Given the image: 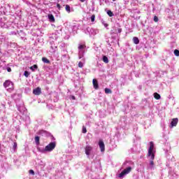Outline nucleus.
I'll list each match as a JSON object with an SVG mask.
<instances>
[{"label": "nucleus", "mask_w": 179, "mask_h": 179, "mask_svg": "<svg viewBox=\"0 0 179 179\" xmlns=\"http://www.w3.org/2000/svg\"><path fill=\"white\" fill-rule=\"evenodd\" d=\"M178 124V118L176 117L172 119V121L171 122V128H173V127H177Z\"/></svg>", "instance_id": "7"}, {"label": "nucleus", "mask_w": 179, "mask_h": 179, "mask_svg": "<svg viewBox=\"0 0 179 179\" xmlns=\"http://www.w3.org/2000/svg\"><path fill=\"white\" fill-rule=\"evenodd\" d=\"M154 22H159V17H157V16L154 17Z\"/></svg>", "instance_id": "26"}, {"label": "nucleus", "mask_w": 179, "mask_h": 179, "mask_svg": "<svg viewBox=\"0 0 179 179\" xmlns=\"http://www.w3.org/2000/svg\"><path fill=\"white\" fill-rule=\"evenodd\" d=\"M0 148H1V144H0Z\"/></svg>", "instance_id": "35"}, {"label": "nucleus", "mask_w": 179, "mask_h": 179, "mask_svg": "<svg viewBox=\"0 0 179 179\" xmlns=\"http://www.w3.org/2000/svg\"><path fill=\"white\" fill-rule=\"evenodd\" d=\"M153 149H155V143L153 141L150 142V148L148 149V157H151V161L150 162V166H155V152H153Z\"/></svg>", "instance_id": "1"}, {"label": "nucleus", "mask_w": 179, "mask_h": 179, "mask_svg": "<svg viewBox=\"0 0 179 179\" xmlns=\"http://www.w3.org/2000/svg\"><path fill=\"white\" fill-rule=\"evenodd\" d=\"M57 7L58 8L59 10H61V5L59 3L57 4Z\"/></svg>", "instance_id": "28"}, {"label": "nucleus", "mask_w": 179, "mask_h": 179, "mask_svg": "<svg viewBox=\"0 0 179 179\" xmlns=\"http://www.w3.org/2000/svg\"><path fill=\"white\" fill-rule=\"evenodd\" d=\"M55 146H57V143L55 142H51L45 147L43 152H52L55 149Z\"/></svg>", "instance_id": "2"}, {"label": "nucleus", "mask_w": 179, "mask_h": 179, "mask_svg": "<svg viewBox=\"0 0 179 179\" xmlns=\"http://www.w3.org/2000/svg\"><path fill=\"white\" fill-rule=\"evenodd\" d=\"M42 61L44 62V64H50V59H47L46 57H43Z\"/></svg>", "instance_id": "11"}, {"label": "nucleus", "mask_w": 179, "mask_h": 179, "mask_svg": "<svg viewBox=\"0 0 179 179\" xmlns=\"http://www.w3.org/2000/svg\"><path fill=\"white\" fill-rule=\"evenodd\" d=\"M66 10L68 13H71V6L69 5H66Z\"/></svg>", "instance_id": "19"}, {"label": "nucleus", "mask_w": 179, "mask_h": 179, "mask_svg": "<svg viewBox=\"0 0 179 179\" xmlns=\"http://www.w3.org/2000/svg\"><path fill=\"white\" fill-rule=\"evenodd\" d=\"M154 97L156 100H160V94H157V92L154 93Z\"/></svg>", "instance_id": "14"}, {"label": "nucleus", "mask_w": 179, "mask_h": 179, "mask_svg": "<svg viewBox=\"0 0 179 179\" xmlns=\"http://www.w3.org/2000/svg\"><path fill=\"white\" fill-rule=\"evenodd\" d=\"M3 87L8 89H13V83L9 80H7L4 82Z\"/></svg>", "instance_id": "4"}, {"label": "nucleus", "mask_w": 179, "mask_h": 179, "mask_svg": "<svg viewBox=\"0 0 179 179\" xmlns=\"http://www.w3.org/2000/svg\"><path fill=\"white\" fill-rule=\"evenodd\" d=\"M7 71H8V72H12V69H10V67H8V68H7Z\"/></svg>", "instance_id": "30"}, {"label": "nucleus", "mask_w": 179, "mask_h": 179, "mask_svg": "<svg viewBox=\"0 0 179 179\" xmlns=\"http://www.w3.org/2000/svg\"><path fill=\"white\" fill-rule=\"evenodd\" d=\"M133 41L134 44H139V38L138 37H134Z\"/></svg>", "instance_id": "13"}, {"label": "nucleus", "mask_w": 179, "mask_h": 179, "mask_svg": "<svg viewBox=\"0 0 179 179\" xmlns=\"http://www.w3.org/2000/svg\"><path fill=\"white\" fill-rule=\"evenodd\" d=\"M132 171V167L129 166L127 168H126L125 169H124L120 174H119V177L120 178H122V177H123L124 176H127V174H129L130 172Z\"/></svg>", "instance_id": "3"}, {"label": "nucleus", "mask_w": 179, "mask_h": 179, "mask_svg": "<svg viewBox=\"0 0 179 179\" xmlns=\"http://www.w3.org/2000/svg\"><path fill=\"white\" fill-rule=\"evenodd\" d=\"M37 68H38V66H37V64H34L33 66L30 67V69L32 72H34V69H37Z\"/></svg>", "instance_id": "16"}, {"label": "nucleus", "mask_w": 179, "mask_h": 179, "mask_svg": "<svg viewBox=\"0 0 179 179\" xmlns=\"http://www.w3.org/2000/svg\"><path fill=\"white\" fill-rule=\"evenodd\" d=\"M105 93L106 94H111V93H113V91H111L109 88H105Z\"/></svg>", "instance_id": "15"}, {"label": "nucleus", "mask_w": 179, "mask_h": 179, "mask_svg": "<svg viewBox=\"0 0 179 179\" xmlns=\"http://www.w3.org/2000/svg\"><path fill=\"white\" fill-rule=\"evenodd\" d=\"M174 55H176V57H179V50H174Z\"/></svg>", "instance_id": "21"}, {"label": "nucleus", "mask_w": 179, "mask_h": 179, "mask_svg": "<svg viewBox=\"0 0 179 179\" xmlns=\"http://www.w3.org/2000/svg\"><path fill=\"white\" fill-rule=\"evenodd\" d=\"M107 14L108 15V16H109L110 17H113V16H114V13H113L112 11L110 10H108L107 11Z\"/></svg>", "instance_id": "18"}, {"label": "nucleus", "mask_w": 179, "mask_h": 179, "mask_svg": "<svg viewBox=\"0 0 179 179\" xmlns=\"http://www.w3.org/2000/svg\"><path fill=\"white\" fill-rule=\"evenodd\" d=\"M92 85H93L94 89H95V90H99V82L96 80V78H94L92 80Z\"/></svg>", "instance_id": "9"}, {"label": "nucleus", "mask_w": 179, "mask_h": 179, "mask_svg": "<svg viewBox=\"0 0 179 179\" xmlns=\"http://www.w3.org/2000/svg\"><path fill=\"white\" fill-rule=\"evenodd\" d=\"M85 48H86V45H80L78 46V50H83Z\"/></svg>", "instance_id": "20"}, {"label": "nucleus", "mask_w": 179, "mask_h": 179, "mask_svg": "<svg viewBox=\"0 0 179 179\" xmlns=\"http://www.w3.org/2000/svg\"><path fill=\"white\" fill-rule=\"evenodd\" d=\"M117 31H118V33H121V31H122V29H118Z\"/></svg>", "instance_id": "31"}, {"label": "nucleus", "mask_w": 179, "mask_h": 179, "mask_svg": "<svg viewBox=\"0 0 179 179\" xmlns=\"http://www.w3.org/2000/svg\"><path fill=\"white\" fill-rule=\"evenodd\" d=\"M113 1H115L116 0H113Z\"/></svg>", "instance_id": "34"}, {"label": "nucleus", "mask_w": 179, "mask_h": 179, "mask_svg": "<svg viewBox=\"0 0 179 179\" xmlns=\"http://www.w3.org/2000/svg\"><path fill=\"white\" fill-rule=\"evenodd\" d=\"M93 150V147L91 145H87L85 146V155L87 156H90V152Z\"/></svg>", "instance_id": "5"}, {"label": "nucleus", "mask_w": 179, "mask_h": 179, "mask_svg": "<svg viewBox=\"0 0 179 179\" xmlns=\"http://www.w3.org/2000/svg\"><path fill=\"white\" fill-rule=\"evenodd\" d=\"M99 145L101 149V152H104L106 150V145H104V142L103 141H99Z\"/></svg>", "instance_id": "8"}, {"label": "nucleus", "mask_w": 179, "mask_h": 179, "mask_svg": "<svg viewBox=\"0 0 179 179\" xmlns=\"http://www.w3.org/2000/svg\"><path fill=\"white\" fill-rule=\"evenodd\" d=\"M78 68H83V63L82 62L78 63Z\"/></svg>", "instance_id": "25"}, {"label": "nucleus", "mask_w": 179, "mask_h": 179, "mask_svg": "<svg viewBox=\"0 0 179 179\" xmlns=\"http://www.w3.org/2000/svg\"><path fill=\"white\" fill-rule=\"evenodd\" d=\"M72 99H73V100H75V96H72Z\"/></svg>", "instance_id": "33"}, {"label": "nucleus", "mask_w": 179, "mask_h": 179, "mask_svg": "<svg viewBox=\"0 0 179 179\" xmlns=\"http://www.w3.org/2000/svg\"><path fill=\"white\" fill-rule=\"evenodd\" d=\"M80 2H85L86 0H80Z\"/></svg>", "instance_id": "32"}, {"label": "nucleus", "mask_w": 179, "mask_h": 179, "mask_svg": "<svg viewBox=\"0 0 179 179\" xmlns=\"http://www.w3.org/2000/svg\"><path fill=\"white\" fill-rule=\"evenodd\" d=\"M94 19H96V15H92L91 16V22H94Z\"/></svg>", "instance_id": "23"}, {"label": "nucleus", "mask_w": 179, "mask_h": 179, "mask_svg": "<svg viewBox=\"0 0 179 179\" xmlns=\"http://www.w3.org/2000/svg\"><path fill=\"white\" fill-rule=\"evenodd\" d=\"M103 61L105 62V64H108V57H107V56H103Z\"/></svg>", "instance_id": "17"}, {"label": "nucleus", "mask_w": 179, "mask_h": 179, "mask_svg": "<svg viewBox=\"0 0 179 179\" xmlns=\"http://www.w3.org/2000/svg\"><path fill=\"white\" fill-rule=\"evenodd\" d=\"M16 148H17V143H14L13 148H14V149H16Z\"/></svg>", "instance_id": "29"}, {"label": "nucleus", "mask_w": 179, "mask_h": 179, "mask_svg": "<svg viewBox=\"0 0 179 179\" xmlns=\"http://www.w3.org/2000/svg\"><path fill=\"white\" fill-rule=\"evenodd\" d=\"M33 94L35 96H40L41 94V88L40 87H36L33 90Z\"/></svg>", "instance_id": "6"}, {"label": "nucleus", "mask_w": 179, "mask_h": 179, "mask_svg": "<svg viewBox=\"0 0 179 179\" xmlns=\"http://www.w3.org/2000/svg\"><path fill=\"white\" fill-rule=\"evenodd\" d=\"M29 174L34 176V171H33V169L29 170Z\"/></svg>", "instance_id": "27"}, {"label": "nucleus", "mask_w": 179, "mask_h": 179, "mask_svg": "<svg viewBox=\"0 0 179 179\" xmlns=\"http://www.w3.org/2000/svg\"><path fill=\"white\" fill-rule=\"evenodd\" d=\"M87 132V130L86 129V127L85 126L83 127V134H86Z\"/></svg>", "instance_id": "24"}, {"label": "nucleus", "mask_w": 179, "mask_h": 179, "mask_svg": "<svg viewBox=\"0 0 179 179\" xmlns=\"http://www.w3.org/2000/svg\"><path fill=\"white\" fill-rule=\"evenodd\" d=\"M35 142L36 145H40V136H35Z\"/></svg>", "instance_id": "12"}, {"label": "nucleus", "mask_w": 179, "mask_h": 179, "mask_svg": "<svg viewBox=\"0 0 179 179\" xmlns=\"http://www.w3.org/2000/svg\"><path fill=\"white\" fill-rule=\"evenodd\" d=\"M48 19L50 22H55V18L54 17V15H52V14L48 15Z\"/></svg>", "instance_id": "10"}, {"label": "nucleus", "mask_w": 179, "mask_h": 179, "mask_svg": "<svg viewBox=\"0 0 179 179\" xmlns=\"http://www.w3.org/2000/svg\"><path fill=\"white\" fill-rule=\"evenodd\" d=\"M24 75L25 78H29L30 73H29V71H24Z\"/></svg>", "instance_id": "22"}]
</instances>
